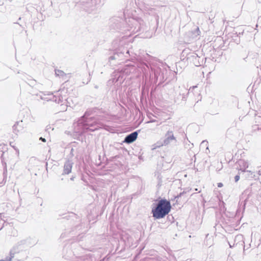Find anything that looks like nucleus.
<instances>
[{
	"label": "nucleus",
	"mask_w": 261,
	"mask_h": 261,
	"mask_svg": "<svg viewBox=\"0 0 261 261\" xmlns=\"http://www.w3.org/2000/svg\"><path fill=\"white\" fill-rule=\"evenodd\" d=\"M125 25L122 30L126 34L125 36H130L138 32L143 28L145 24L144 20L138 16L125 18Z\"/></svg>",
	"instance_id": "1"
},
{
	"label": "nucleus",
	"mask_w": 261,
	"mask_h": 261,
	"mask_svg": "<svg viewBox=\"0 0 261 261\" xmlns=\"http://www.w3.org/2000/svg\"><path fill=\"white\" fill-rule=\"evenodd\" d=\"M171 204L169 201L166 199H161L158 203L156 206L152 208L153 217L156 219L164 218L170 211Z\"/></svg>",
	"instance_id": "2"
},
{
	"label": "nucleus",
	"mask_w": 261,
	"mask_h": 261,
	"mask_svg": "<svg viewBox=\"0 0 261 261\" xmlns=\"http://www.w3.org/2000/svg\"><path fill=\"white\" fill-rule=\"evenodd\" d=\"M93 126V125L90 122V119H86L84 116L74 124V132L82 135L88 130L94 132L97 129V127L91 128Z\"/></svg>",
	"instance_id": "3"
},
{
	"label": "nucleus",
	"mask_w": 261,
	"mask_h": 261,
	"mask_svg": "<svg viewBox=\"0 0 261 261\" xmlns=\"http://www.w3.org/2000/svg\"><path fill=\"white\" fill-rule=\"evenodd\" d=\"M135 70V67L133 65L128 64L125 65L121 69H119L117 71H115L113 74L115 78L113 79V82L123 81L126 76Z\"/></svg>",
	"instance_id": "4"
},
{
	"label": "nucleus",
	"mask_w": 261,
	"mask_h": 261,
	"mask_svg": "<svg viewBox=\"0 0 261 261\" xmlns=\"http://www.w3.org/2000/svg\"><path fill=\"white\" fill-rule=\"evenodd\" d=\"M177 140L176 137L174 136L173 132L172 130H168L165 135V139L163 141L162 145L167 146L172 142L176 143Z\"/></svg>",
	"instance_id": "5"
},
{
	"label": "nucleus",
	"mask_w": 261,
	"mask_h": 261,
	"mask_svg": "<svg viewBox=\"0 0 261 261\" xmlns=\"http://www.w3.org/2000/svg\"><path fill=\"white\" fill-rule=\"evenodd\" d=\"M129 55V51L126 50L125 53L122 51H117L115 53L113 56L109 58V61L111 62L113 60H116L120 61L124 60L125 58H127Z\"/></svg>",
	"instance_id": "6"
},
{
	"label": "nucleus",
	"mask_w": 261,
	"mask_h": 261,
	"mask_svg": "<svg viewBox=\"0 0 261 261\" xmlns=\"http://www.w3.org/2000/svg\"><path fill=\"white\" fill-rule=\"evenodd\" d=\"M48 95L50 96L49 98H44V99H46L47 101L52 100L56 103H61V106L63 105L64 103H63V102L65 103V102L64 101L66 100V98L65 97L63 98V96H60L58 92L55 95H53L52 93L48 94Z\"/></svg>",
	"instance_id": "7"
},
{
	"label": "nucleus",
	"mask_w": 261,
	"mask_h": 261,
	"mask_svg": "<svg viewBox=\"0 0 261 261\" xmlns=\"http://www.w3.org/2000/svg\"><path fill=\"white\" fill-rule=\"evenodd\" d=\"M237 164L238 165V170L243 172H246V169L249 167L248 162L244 160H239Z\"/></svg>",
	"instance_id": "8"
},
{
	"label": "nucleus",
	"mask_w": 261,
	"mask_h": 261,
	"mask_svg": "<svg viewBox=\"0 0 261 261\" xmlns=\"http://www.w3.org/2000/svg\"><path fill=\"white\" fill-rule=\"evenodd\" d=\"M73 163L72 161L67 160L64 165L63 174H69L71 172Z\"/></svg>",
	"instance_id": "9"
},
{
	"label": "nucleus",
	"mask_w": 261,
	"mask_h": 261,
	"mask_svg": "<svg viewBox=\"0 0 261 261\" xmlns=\"http://www.w3.org/2000/svg\"><path fill=\"white\" fill-rule=\"evenodd\" d=\"M138 133L137 132H134L127 136H126L124 139V142L127 143H131L135 141L138 136Z\"/></svg>",
	"instance_id": "10"
},
{
	"label": "nucleus",
	"mask_w": 261,
	"mask_h": 261,
	"mask_svg": "<svg viewBox=\"0 0 261 261\" xmlns=\"http://www.w3.org/2000/svg\"><path fill=\"white\" fill-rule=\"evenodd\" d=\"M243 241V243L244 244V250H245V249H248L250 248V244L249 243L248 244H245V241H246V240L245 241H244V237L243 236V235L242 234H238L237 236H236L235 237V239H234V242H237V241Z\"/></svg>",
	"instance_id": "11"
},
{
	"label": "nucleus",
	"mask_w": 261,
	"mask_h": 261,
	"mask_svg": "<svg viewBox=\"0 0 261 261\" xmlns=\"http://www.w3.org/2000/svg\"><path fill=\"white\" fill-rule=\"evenodd\" d=\"M200 33V30H199V29L198 27H197L195 29V30L192 31L191 32H190L189 33V34L190 35V37L192 39L197 38L198 36H199Z\"/></svg>",
	"instance_id": "12"
},
{
	"label": "nucleus",
	"mask_w": 261,
	"mask_h": 261,
	"mask_svg": "<svg viewBox=\"0 0 261 261\" xmlns=\"http://www.w3.org/2000/svg\"><path fill=\"white\" fill-rule=\"evenodd\" d=\"M13 129L14 132L16 135H18L22 130V128L21 126L19 125L18 123H17L13 125Z\"/></svg>",
	"instance_id": "13"
},
{
	"label": "nucleus",
	"mask_w": 261,
	"mask_h": 261,
	"mask_svg": "<svg viewBox=\"0 0 261 261\" xmlns=\"http://www.w3.org/2000/svg\"><path fill=\"white\" fill-rule=\"evenodd\" d=\"M14 254L10 252V256L6 257L5 261H11L12 258L14 257Z\"/></svg>",
	"instance_id": "14"
},
{
	"label": "nucleus",
	"mask_w": 261,
	"mask_h": 261,
	"mask_svg": "<svg viewBox=\"0 0 261 261\" xmlns=\"http://www.w3.org/2000/svg\"><path fill=\"white\" fill-rule=\"evenodd\" d=\"M246 173H247V176L248 177H253L254 175L253 174L254 172L250 170H246Z\"/></svg>",
	"instance_id": "15"
},
{
	"label": "nucleus",
	"mask_w": 261,
	"mask_h": 261,
	"mask_svg": "<svg viewBox=\"0 0 261 261\" xmlns=\"http://www.w3.org/2000/svg\"><path fill=\"white\" fill-rule=\"evenodd\" d=\"M55 73L58 76H62L64 74V72L61 70H56Z\"/></svg>",
	"instance_id": "16"
},
{
	"label": "nucleus",
	"mask_w": 261,
	"mask_h": 261,
	"mask_svg": "<svg viewBox=\"0 0 261 261\" xmlns=\"http://www.w3.org/2000/svg\"><path fill=\"white\" fill-rule=\"evenodd\" d=\"M180 96V93H179L178 96L176 97H174V102H177L178 101L179 97Z\"/></svg>",
	"instance_id": "17"
},
{
	"label": "nucleus",
	"mask_w": 261,
	"mask_h": 261,
	"mask_svg": "<svg viewBox=\"0 0 261 261\" xmlns=\"http://www.w3.org/2000/svg\"><path fill=\"white\" fill-rule=\"evenodd\" d=\"M240 179V176L239 175H237L234 177V180L236 182H237Z\"/></svg>",
	"instance_id": "18"
},
{
	"label": "nucleus",
	"mask_w": 261,
	"mask_h": 261,
	"mask_svg": "<svg viewBox=\"0 0 261 261\" xmlns=\"http://www.w3.org/2000/svg\"><path fill=\"white\" fill-rule=\"evenodd\" d=\"M207 144H208V142L206 141H203L201 143V145H205V146H207Z\"/></svg>",
	"instance_id": "19"
},
{
	"label": "nucleus",
	"mask_w": 261,
	"mask_h": 261,
	"mask_svg": "<svg viewBox=\"0 0 261 261\" xmlns=\"http://www.w3.org/2000/svg\"><path fill=\"white\" fill-rule=\"evenodd\" d=\"M223 184H222V182H219V183H218V187L219 188H221V187H223Z\"/></svg>",
	"instance_id": "20"
},
{
	"label": "nucleus",
	"mask_w": 261,
	"mask_h": 261,
	"mask_svg": "<svg viewBox=\"0 0 261 261\" xmlns=\"http://www.w3.org/2000/svg\"><path fill=\"white\" fill-rule=\"evenodd\" d=\"M39 139H40V140H41L43 142H46V139L45 138H44L40 137Z\"/></svg>",
	"instance_id": "21"
},
{
	"label": "nucleus",
	"mask_w": 261,
	"mask_h": 261,
	"mask_svg": "<svg viewBox=\"0 0 261 261\" xmlns=\"http://www.w3.org/2000/svg\"><path fill=\"white\" fill-rule=\"evenodd\" d=\"M192 57L193 58H198V56L197 54H193V55L192 56Z\"/></svg>",
	"instance_id": "22"
},
{
	"label": "nucleus",
	"mask_w": 261,
	"mask_h": 261,
	"mask_svg": "<svg viewBox=\"0 0 261 261\" xmlns=\"http://www.w3.org/2000/svg\"><path fill=\"white\" fill-rule=\"evenodd\" d=\"M156 121L155 120H150L148 122V123H151V122H154Z\"/></svg>",
	"instance_id": "23"
},
{
	"label": "nucleus",
	"mask_w": 261,
	"mask_h": 261,
	"mask_svg": "<svg viewBox=\"0 0 261 261\" xmlns=\"http://www.w3.org/2000/svg\"><path fill=\"white\" fill-rule=\"evenodd\" d=\"M86 5H87V6H86V8L88 7L89 6H90V3L89 2H86Z\"/></svg>",
	"instance_id": "24"
},
{
	"label": "nucleus",
	"mask_w": 261,
	"mask_h": 261,
	"mask_svg": "<svg viewBox=\"0 0 261 261\" xmlns=\"http://www.w3.org/2000/svg\"><path fill=\"white\" fill-rule=\"evenodd\" d=\"M185 192H183L182 193H180V194L178 196V197H180L182 194H184Z\"/></svg>",
	"instance_id": "25"
},
{
	"label": "nucleus",
	"mask_w": 261,
	"mask_h": 261,
	"mask_svg": "<svg viewBox=\"0 0 261 261\" xmlns=\"http://www.w3.org/2000/svg\"><path fill=\"white\" fill-rule=\"evenodd\" d=\"M258 174L261 175V169L258 171Z\"/></svg>",
	"instance_id": "26"
},
{
	"label": "nucleus",
	"mask_w": 261,
	"mask_h": 261,
	"mask_svg": "<svg viewBox=\"0 0 261 261\" xmlns=\"http://www.w3.org/2000/svg\"><path fill=\"white\" fill-rule=\"evenodd\" d=\"M74 177H72L70 178V179H71V180H74Z\"/></svg>",
	"instance_id": "27"
},
{
	"label": "nucleus",
	"mask_w": 261,
	"mask_h": 261,
	"mask_svg": "<svg viewBox=\"0 0 261 261\" xmlns=\"http://www.w3.org/2000/svg\"><path fill=\"white\" fill-rule=\"evenodd\" d=\"M230 248H232L233 246H232L230 243H229Z\"/></svg>",
	"instance_id": "28"
},
{
	"label": "nucleus",
	"mask_w": 261,
	"mask_h": 261,
	"mask_svg": "<svg viewBox=\"0 0 261 261\" xmlns=\"http://www.w3.org/2000/svg\"><path fill=\"white\" fill-rule=\"evenodd\" d=\"M195 191H198V189H197V188L195 189Z\"/></svg>",
	"instance_id": "29"
},
{
	"label": "nucleus",
	"mask_w": 261,
	"mask_h": 261,
	"mask_svg": "<svg viewBox=\"0 0 261 261\" xmlns=\"http://www.w3.org/2000/svg\"><path fill=\"white\" fill-rule=\"evenodd\" d=\"M73 148H72V149H71V152H72L73 151Z\"/></svg>",
	"instance_id": "30"
},
{
	"label": "nucleus",
	"mask_w": 261,
	"mask_h": 261,
	"mask_svg": "<svg viewBox=\"0 0 261 261\" xmlns=\"http://www.w3.org/2000/svg\"><path fill=\"white\" fill-rule=\"evenodd\" d=\"M81 3H84L85 2H84V1H82V2H81Z\"/></svg>",
	"instance_id": "31"
},
{
	"label": "nucleus",
	"mask_w": 261,
	"mask_h": 261,
	"mask_svg": "<svg viewBox=\"0 0 261 261\" xmlns=\"http://www.w3.org/2000/svg\"><path fill=\"white\" fill-rule=\"evenodd\" d=\"M84 9H86V11H88V9H86V8H84Z\"/></svg>",
	"instance_id": "32"
},
{
	"label": "nucleus",
	"mask_w": 261,
	"mask_h": 261,
	"mask_svg": "<svg viewBox=\"0 0 261 261\" xmlns=\"http://www.w3.org/2000/svg\"><path fill=\"white\" fill-rule=\"evenodd\" d=\"M84 9H86V11H88V9H86V8H84Z\"/></svg>",
	"instance_id": "33"
},
{
	"label": "nucleus",
	"mask_w": 261,
	"mask_h": 261,
	"mask_svg": "<svg viewBox=\"0 0 261 261\" xmlns=\"http://www.w3.org/2000/svg\"><path fill=\"white\" fill-rule=\"evenodd\" d=\"M84 9H86V11H88V9H86V8H84Z\"/></svg>",
	"instance_id": "34"
},
{
	"label": "nucleus",
	"mask_w": 261,
	"mask_h": 261,
	"mask_svg": "<svg viewBox=\"0 0 261 261\" xmlns=\"http://www.w3.org/2000/svg\"><path fill=\"white\" fill-rule=\"evenodd\" d=\"M257 27H258V25H257V24H256V28H257Z\"/></svg>",
	"instance_id": "35"
}]
</instances>
